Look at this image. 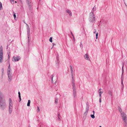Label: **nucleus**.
<instances>
[{
  "label": "nucleus",
  "instance_id": "nucleus-1",
  "mask_svg": "<svg viewBox=\"0 0 127 127\" xmlns=\"http://www.w3.org/2000/svg\"><path fill=\"white\" fill-rule=\"evenodd\" d=\"M95 16L94 13L90 12L89 15L88 20L91 23H94L95 22Z\"/></svg>",
  "mask_w": 127,
  "mask_h": 127
},
{
  "label": "nucleus",
  "instance_id": "nucleus-2",
  "mask_svg": "<svg viewBox=\"0 0 127 127\" xmlns=\"http://www.w3.org/2000/svg\"><path fill=\"white\" fill-rule=\"evenodd\" d=\"M3 95L1 92H0V106L1 108L3 109L5 107V103L2 100Z\"/></svg>",
  "mask_w": 127,
  "mask_h": 127
},
{
  "label": "nucleus",
  "instance_id": "nucleus-3",
  "mask_svg": "<svg viewBox=\"0 0 127 127\" xmlns=\"http://www.w3.org/2000/svg\"><path fill=\"white\" fill-rule=\"evenodd\" d=\"M20 59V57L19 56H13L12 58V61L14 62L18 61Z\"/></svg>",
  "mask_w": 127,
  "mask_h": 127
},
{
  "label": "nucleus",
  "instance_id": "nucleus-4",
  "mask_svg": "<svg viewBox=\"0 0 127 127\" xmlns=\"http://www.w3.org/2000/svg\"><path fill=\"white\" fill-rule=\"evenodd\" d=\"M121 115L123 120L127 119V116L124 112L121 113Z\"/></svg>",
  "mask_w": 127,
  "mask_h": 127
},
{
  "label": "nucleus",
  "instance_id": "nucleus-5",
  "mask_svg": "<svg viewBox=\"0 0 127 127\" xmlns=\"http://www.w3.org/2000/svg\"><path fill=\"white\" fill-rule=\"evenodd\" d=\"M74 74H71L72 77V84L73 87H75V84L74 83Z\"/></svg>",
  "mask_w": 127,
  "mask_h": 127
},
{
  "label": "nucleus",
  "instance_id": "nucleus-6",
  "mask_svg": "<svg viewBox=\"0 0 127 127\" xmlns=\"http://www.w3.org/2000/svg\"><path fill=\"white\" fill-rule=\"evenodd\" d=\"M8 76V80L10 82L12 79V74H7Z\"/></svg>",
  "mask_w": 127,
  "mask_h": 127
},
{
  "label": "nucleus",
  "instance_id": "nucleus-7",
  "mask_svg": "<svg viewBox=\"0 0 127 127\" xmlns=\"http://www.w3.org/2000/svg\"><path fill=\"white\" fill-rule=\"evenodd\" d=\"M84 57L85 59L86 60H87L89 61H90V59L89 57V55L87 54H85L84 55Z\"/></svg>",
  "mask_w": 127,
  "mask_h": 127
},
{
  "label": "nucleus",
  "instance_id": "nucleus-8",
  "mask_svg": "<svg viewBox=\"0 0 127 127\" xmlns=\"http://www.w3.org/2000/svg\"><path fill=\"white\" fill-rule=\"evenodd\" d=\"M3 58V52H0V63L2 62Z\"/></svg>",
  "mask_w": 127,
  "mask_h": 127
},
{
  "label": "nucleus",
  "instance_id": "nucleus-9",
  "mask_svg": "<svg viewBox=\"0 0 127 127\" xmlns=\"http://www.w3.org/2000/svg\"><path fill=\"white\" fill-rule=\"evenodd\" d=\"M9 108H12V102L11 99L10 98L9 99Z\"/></svg>",
  "mask_w": 127,
  "mask_h": 127
},
{
  "label": "nucleus",
  "instance_id": "nucleus-10",
  "mask_svg": "<svg viewBox=\"0 0 127 127\" xmlns=\"http://www.w3.org/2000/svg\"><path fill=\"white\" fill-rule=\"evenodd\" d=\"M66 12L67 13L69 14V15L70 17L72 16V12L69 9H67L66 10Z\"/></svg>",
  "mask_w": 127,
  "mask_h": 127
},
{
  "label": "nucleus",
  "instance_id": "nucleus-11",
  "mask_svg": "<svg viewBox=\"0 0 127 127\" xmlns=\"http://www.w3.org/2000/svg\"><path fill=\"white\" fill-rule=\"evenodd\" d=\"M27 34L28 38H29V36L30 35V28L29 27L27 28Z\"/></svg>",
  "mask_w": 127,
  "mask_h": 127
},
{
  "label": "nucleus",
  "instance_id": "nucleus-12",
  "mask_svg": "<svg viewBox=\"0 0 127 127\" xmlns=\"http://www.w3.org/2000/svg\"><path fill=\"white\" fill-rule=\"evenodd\" d=\"M70 69L71 74H74V72L73 71L72 67L71 65H70Z\"/></svg>",
  "mask_w": 127,
  "mask_h": 127
},
{
  "label": "nucleus",
  "instance_id": "nucleus-13",
  "mask_svg": "<svg viewBox=\"0 0 127 127\" xmlns=\"http://www.w3.org/2000/svg\"><path fill=\"white\" fill-rule=\"evenodd\" d=\"M7 74H12L11 69H7Z\"/></svg>",
  "mask_w": 127,
  "mask_h": 127
},
{
  "label": "nucleus",
  "instance_id": "nucleus-14",
  "mask_svg": "<svg viewBox=\"0 0 127 127\" xmlns=\"http://www.w3.org/2000/svg\"><path fill=\"white\" fill-rule=\"evenodd\" d=\"M27 3L30 7L31 5V2L30 0H27Z\"/></svg>",
  "mask_w": 127,
  "mask_h": 127
},
{
  "label": "nucleus",
  "instance_id": "nucleus-15",
  "mask_svg": "<svg viewBox=\"0 0 127 127\" xmlns=\"http://www.w3.org/2000/svg\"><path fill=\"white\" fill-rule=\"evenodd\" d=\"M99 94H102L103 93V90L101 89H100L98 91Z\"/></svg>",
  "mask_w": 127,
  "mask_h": 127
},
{
  "label": "nucleus",
  "instance_id": "nucleus-16",
  "mask_svg": "<svg viewBox=\"0 0 127 127\" xmlns=\"http://www.w3.org/2000/svg\"><path fill=\"white\" fill-rule=\"evenodd\" d=\"M124 121V124L126 126H127V119L125 120H123Z\"/></svg>",
  "mask_w": 127,
  "mask_h": 127
},
{
  "label": "nucleus",
  "instance_id": "nucleus-17",
  "mask_svg": "<svg viewBox=\"0 0 127 127\" xmlns=\"http://www.w3.org/2000/svg\"><path fill=\"white\" fill-rule=\"evenodd\" d=\"M96 11V7H95V6H94L93 7L92 10L91 11V12H92L93 13H94V12L95 11Z\"/></svg>",
  "mask_w": 127,
  "mask_h": 127
},
{
  "label": "nucleus",
  "instance_id": "nucleus-18",
  "mask_svg": "<svg viewBox=\"0 0 127 127\" xmlns=\"http://www.w3.org/2000/svg\"><path fill=\"white\" fill-rule=\"evenodd\" d=\"M12 108H9V111L10 114L12 112Z\"/></svg>",
  "mask_w": 127,
  "mask_h": 127
},
{
  "label": "nucleus",
  "instance_id": "nucleus-19",
  "mask_svg": "<svg viewBox=\"0 0 127 127\" xmlns=\"http://www.w3.org/2000/svg\"><path fill=\"white\" fill-rule=\"evenodd\" d=\"M75 88H74V89H73V95H74V97H75L76 95L75 94Z\"/></svg>",
  "mask_w": 127,
  "mask_h": 127
},
{
  "label": "nucleus",
  "instance_id": "nucleus-20",
  "mask_svg": "<svg viewBox=\"0 0 127 127\" xmlns=\"http://www.w3.org/2000/svg\"><path fill=\"white\" fill-rule=\"evenodd\" d=\"M30 102H31V101H30V100H28V103H27V105L28 106H30Z\"/></svg>",
  "mask_w": 127,
  "mask_h": 127
},
{
  "label": "nucleus",
  "instance_id": "nucleus-21",
  "mask_svg": "<svg viewBox=\"0 0 127 127\" xmlns=\"http://www.w3.org/2000/svg\"><path fill=\"white\" fill-rule=\"evenodd\" d=\"M2 4L0 1V10L2 9Z\"/></svg>",
  "mask_w": 127,
  "mask_h": 127
},
{
  "label": "nucleus",
  "instance_id": "nucleus-22",
  "mask_svg": "<svg viewBox=\"0 0 127 127\" xmlns=\"http://www.w3.org/2000/svg\"><path fill=\"white\" fill-rule=\"evenodd\" d=\"M0 52H3L2 47V46H1L0 47Z\"/></svg>",
  "mask_w": 127,
  "mask_h": 127
},
{
  "label": "nucleus",
  "instance_id": "nucleus-23",
  "mask_svg": "<svg viewBox=\"0 0 127 127\" xmlns=\"http://www.w3.org/2000/svg\"><path fill=\"white\" fill-rule=\"evenodd\" d=\"M51 80H52V83H53V78L54 77V76L53 75H52L51 76Z\"/></svg>",
  "mask_w": 127,
  "mask_h": 127
},
{
  "label": "nucleus",
  "instance_id": "nucleus-24",
  "mask_svg": "<svg viewBox=\"0 0 127 127\" xmlns=\"http://www.w3.org/2000/svg\"><path fill=\"white\" fill-rule=\"evenodd\" d=\"M4 69H2V77L3 76V73H4Z\"/></svg>",
  "mask_w": 127,
  "mask_h": 127
},
{
  "label": "nucleus",
  "instance_id": "nucleus-25",
  "mask_svg": "<svg viewBox=\"0 0 127 127\" xmlns=\"http://www.w3.org/2000/svg\"><path fill=\"white\" fill-rule=\"evenodd\" d=\"M49 41L50 42H52V37H50L49 39Z\"/></svg>",
  "mask_w": 127,
  "mask_h": 127
},
{
  "label": "nucleus",
  "instance_id": "nucleus-26",
  "mask_svg": "<svg viewBox=\"0 0 127 127\" xmlns=\"http://www.w3.org/2000/svg\"><path fill=\"white\" fill-rule=\"evenodd\" d=\"M94 114H93V115H91V117L93 118V119H94L95 118V116L94 115Z\"/></svg>",
  "mask_w": 127,
  "mask_h": 127
},
{
  "label": "nucleus",
  "instance_id": "nucleus-27",
  "mask_svg": "<svg viewBox=\"0 0 127 127\" xmlns=\"http://www.w3.org/2000/svg\"><path fill=\"white\" fill-rule=\"evenodd\" d=\"M58 101V99H56V100L55 102V103L56 104L57 103V102Z\"/></svg>",
  "mask_w": 127,
  "mask_h": 127
},
{
  "label": "nucleus",
  "instance_id": "nucleus-28",
  "mask_svg": "<svg viewBox=\"0 0 127 127\" xmlns=\"http://www.w3.org/2000/svg\"><path fill=\"white\" fill-rule=\"evenodd\" d=\"M119 111L120 112L121 114V113L122 112H122V111L121 109V108H119Z\"/></svg>",
  "mask_w": 127,
  "mask_h": 127
},
{
  "label": "nucleus",
  "instance_id": "nucleus-29",
  "mask_svg": "<svg viewBox=\"0 0 127 127\" xmlns=\"http://www.w3.org/2000/svg\"><path fill=\"white\" fill-rule=\"evenodd\" d=\"M13 16L14 17V18L15 19V18H16V15H15V13H14V12H13Z\"/></svg>",
  "mask_w": 127,
  "mask_h": 127
},
{
  "label": "nucleus",
  "instance_id": "nucleus-30",
  "mask_svg": "<svg viewBox=\"0 0 127 127\" xmlns=\"http://www.w3.org/2000/svg\"><path fill=\"white\" fill-rule=\"evenodd\" d=\"M98 35V32H97L96 34V39H97Z\"/></svg>",
  "mask_w": 127,
  "mask_h": 127
},
{
  "label": "nucleus",
  "instance_id": "nucleus-31",
  "mask_svg": "<svg viewBox=\"0 0 127 127\" xmlns=\"http://www.w3.org/2000/svg\"><path fill=\"white\" fill-rule=\"evenodd\" d=\"M88 113V111H85V112L84 113V115L86 116L87 114Z\"/></svg>",
  "mask_w": 127,
  "mask_h": 127
},
{
  "label": "nucleus",
  "instance_id": "nucleus-32",
  "mask_svg": "<svg viewBox=\"0 0 127 127\" xmlns=\"http://www.w3.org/2000/svg\"><path fill=\"white\" fill-rule=\"evenodd\" d=\"M10 1L12 4H13L14 3V0H11Z\"/></svg>",
  "mask_w": 127,
  "mask_h": 127
},
{
  "label": "nucleus",
  "instance_id": "nucleus-33",
  "mask_svg": "<svg viewBox=\"0 0 127 127\" xmlns=\"http://www.w3.org/2000/svg\"><path fill=\"white\" fill-rule=\"evenodd\" d=\"M9 65H8V67L7 69H10L11 68H10V63H9Z\"/></svg>",
  "mask_w": 127,
  "mask_h": 127
},
{
  "label": "nucleus",
  "instance_id": "nucleus-34",
  "mask_svg": "<svg viewBox=\"0 0 127 127\" xmlns=\"http://www.w3.org/2000/svg\"><path fill=\"white\" fill-rule=\"evenodd\" d=\"M37 112H39V111H40V109H39L38 107H37Z\"/></svg>",
  "mask_w": 127,
  "mask_h": 127
},
{
  "label": "nucleus",
  "instance_id": "nucleus-35",
  "mask_svg": "<svg viewBox=\"0 0 127 127\" xmlns=\"http://www.w3.org/2000/svg\"><path fill=\"white\" fill-rule=\"evenodd\" d=\"M58 63H59V61H57V63H56V66H57V67H58Z\"/></svg>",
  "mask_w": 127,
  "mask_h": 127
},
{
  "label": "nucleus",
  "instance_id": "nucleus-36",
  "mask_svg": "<svg viewBox=\"0 0 127 127\" xmlns=\"http://www.w3.org/2000/svg\"><path fill=\"white\" fill-rule=\"evenodd\" d=\"M99 98H101V94H99Z\"/></svg>",
  "mask_w": 127,
  "mask_h": 127
},
{
  "label": "nucleus",
  "instance_id": "nucleus-37",
  "mask_svg": "<svg viewBox=\"0 0 127 127\" xmlns=\"http://www.w3.org/2000/svg\"><path fill=\"white\" fill-rule=\"evenodd\" d=\"M58 117L59 119V120L60 121V118L59 117V114H58Z\"/></svg>",
  "mask_w": 127,
  "mask_h": 127
},
{
  "label": "nucleus",
  "instance_id": "nucleus-38",
  "mask_svg": "<svg viewBox=\"0 0 127 127\" xmlns=\"http://www.w3.org/2000/svg\"><path fill=\"white\" fill-rule=\"evenodd\" d=\"M124 66V64H123V65L122 67V73H123V68Z\"/></svg>",
  "mask_w": 127,
  "mask_h": 127
},
{
  "label": "nucleus",
  "instance_id": "nucleus-39",
  "mask_svg": "<svg viewBox=\"0 0 127 127\" xmlns=\"http://www.w3.org/2000/svg\"><path fill=\"white\" fill-rule=\"evenodd\" d=\"M10 54V51H8V52H7V54H8V55H9Z\"/></svg>",
  "mask_w": 127,
  "mask_h": 127
},
{
  "label": "nucleus",
  "instance_id": "nucleus-40",
  "mask_svg": "<svg viewBox=\"0 0 127 127\" xmlns=\"http://www.w3.org/2000/svg\"><path fill=\"white\" fill-rule=\"evenodd\" d=\"M26 25L27 27V28H28L29 27V25H28L26 23Z\"/></svg>",
  "mask_w": 127,
  "mask_h": 127
},
{
  "label": "nucleus",
  "instance_id": "nucleus-41",
  "mask_svg": "<svg viewBox=\"0 0 127 127\" xmlns=\"http://www.w3.org/2000/svg\"><path fill=\"white\" fill-rule=\"evenodd\" d=\"M18 94H19V96H21L20 95V92H19L18 93Z\"/></svg>",
  "mask_w": 127,
  "mask_h": 127
},
{
  "label": "nucleus",
  "instance_id": "nucleus-42",
  "mask_svg": "<svg viewBox=\"0 0 127 127\" xmlns=\"http://www.w3.org/2000/svg\"><path fill=\"white\" fill-rule=\"evenodd\" d=\"M101 98H99V102L100 103H101Z\"/></svg>",
  "mask_w": 127,
  "mask_h": 127
},
{
  "label": "nucleus",
  "instance_id": "nucleus-43",
  "mask_svg": "<svg viewBox=\"0 0 127 127\" xmlns=\"http://www.w3.org/2000/svg\"><path fill=\"white\" fill-rule=\"evenodd\" d=\"M95 31L94 32V33H95L96 32V30L95 29Z\"/></svg>",
  "mask_w": 127,
  "mask_h": 127
},
{
  "label": "nucleus",
  "instance_id": "nucleus-44",
  "mask_svg": "<svg viewBox=\"0 0 127 127\" xmlns=\"http://www.w3.org/2000/svg\"><path fill=\"white\" fill-rule=\"evenodd\" d=\"M19 99H20V101L21 100V96H19Z\"/></svg>",
  "mask_w": 127,
  "mask_h": 127
},
{
  "label": "nucleus",
  "instance_id": "nucleus-45",
  "mask_svg": "<svg viewBox=\"0 0 127 127\" xmlns=\"http://www.w3.org/2000/svg\"><path fill=\"white\" fill-rule=\"evenodd\" d=\"M71 34L72 36L73 37L74 35H73V34H72V32H71Z\"/></svg>",
  "mask_w": 127,
  "mask_h": 127
},
{
  "label": "nucleus",
  "instance_id": "nucleus-46",
  "mask_svg": "<svg viewBox=\"0 0 127 127\" xmlns=\"http://www.w3.org/2000/svg\"><path fill=\"white\" fill-rule=\"evenodd\" d=\"M73 40H74V41H75V38H74V36H73Z\"/></svg>",
  "mask_w": 127,
  "mask_h": 127
},
{
  "label": "nucleus",
  "instance_id": "nucleus-47",
  "mask_svg": "<svg viewBox=\"0 0 127 127\" xmlns=\"http://www.w3.org/2000/svg\"><path fill=\"white\" fill-rule=\"evenodd\" d=\"M8 55V58H10V56H9V55Z\"/></svg>",
  "mask_w": 127,
  "mask_h": 127
},
{
  "label": "nucleus",
  "instance_id": "nucleus-48",
  "mask_svg": "<svg viewBox=\"0 0 127 127\" xmlns=\"http://www.w3.org/2000/svg\"><path fill=\"white\" fill-rule=\"evenodd\" d=\"M93 114H94L95 111H93Z\"/></svg>",
  "mask_w": 127,
  "mask_h": 127
},
{
  "label": "nucleus",
  "instance_id": "nucleus-49",
  "mask_svg": "<svg viewBox=\"0 0 127 127\" xmlns=\"http://www.w3.org/2000/svg\"><path fill=\"white\" fill-rule=\"evenodd\" d=\"M56 82H57V81H56L55 82V84H56Z\"/></svg>",
  "mask_w": 127,
  "mask_h": 127
},
{
  "label": "nucleus",
  "instance_id": "nucleus-50",
  "mask_svg": "<svg viewBox=\"0 0 127 127\" xmlns=\"http://www.w3.org/2000/svg\"><path fill=\"white\" fill-rule=\"evenodd\" d=\"M15 3H16L17 2V1H15Z\"/></svg>",
  "mask_w": 127,
  "mask_h": 127
},
{
  "label": "nucleus",
  "instance_id": "nucleus-51",
  "mask_svg": "<svg viewBox=\"0 0 127 127\" xmlns=\"http://www.w3.org/2000/svg\"><path fill=\"white\" fill-rule=\"evenodd\" d=\"M53 46L54 45H55L53 43Z\"/></svg>",
  "mask_w": 127,
  "mask_h": 127
},
{
  "label": "nucleus",
  "instance_id": "nucleus-52",
  "mask_svg": "<svg viewBox=\"0 0 127 127\" xmlns=\"http://www.w3.org/2000/svg\"><path fill=\"white\" fill-rule=\"evenodd\" d=\"M24 23H25L26 24V23L25 22V21H24Z\"/></svg>",
  "mask_w": 127,
  "mask_h": 127
},
{
  "label": "nucleus",
  "instance_id": "nucleus-53",
  "mask_svg": "<svg viewBox=\"0 0 127 127\" xmlns=\"http://www.w3.org/2000/svg\"><path fill=\"white\" fill-rule=\"evenodd\" d=\"M99 127H101V126H99Z\"/></svg>",
  "mask_w": 127,
  "mask_h": 127
},
{
  "label": "nucleus",
  "instance_id": "nucleus-54",
  "mask_svg": "<svg viewBox=\"0 0 127 127\" xmlns=\"http://www.w3.org/2000/svg\"><path fill=\"white\" fill-rule=\"evenodd\" d=\"M81 44L82 45V44L81 43Z\"/></svg>",
  "mask_w": 127,
  "mask_h": 127
}]
</instances>
